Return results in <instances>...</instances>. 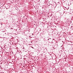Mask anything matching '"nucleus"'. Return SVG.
<instances>
[{
	"label": "nucleus",
	"mask_w": 73,
	"mask_h": 73,
	"mask_svg": "<svg viewBox=\"0 0 73 73\" xmlns=\"http://www.w3.org/2000/svg\"><path fill=\"white\" fill-rule=\"evenodd\" d=\"M42 56V54H41Z\"/></svg>",
	"instance_id": "4"
},
{
	"label": "nucleus",
	"mask_w": 73,
	"mask_h": 73,
	"mask_svg": "<svg viewBox=\"0 0 73 73\" xmlns=\"http://www.w3.org/2000/svg\"><path fill=\"white\" fill-rule=\"evenodd\" d=\"M2 73H4V72H3Z\"/></svg>",
	"instance_id": "3"
},
{
	"label": "nucleus",
	"mask_w": 73,
	"mask_h": 73,
	"mask_svg": "<svg viewBox=\"0 0 73 73\" xmlns=\"http://www.w3.org/2000/svg\"><path fill=\"white\" fill-rule=\"evenodd\" d=\"M3 70H4V72H5V71H6V70H5V69H3Z\"/></svg>",
	"instance_id": "1"
},
{
	"label": "nucleus",
	"mask_w": 73,
	"mask_h": 73,
	"mask_svg": "<svg viewBox=\"0 0 73 73\" xmlns=\"http://www.w3.org/2000/svg\"><path fill=\"white\" fill-rule=\"evenodd\" d=\"M31 48H33V47H32V46H31Z\"/></svg>",
	"instance_id": "2"
}]
</instances>
